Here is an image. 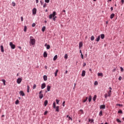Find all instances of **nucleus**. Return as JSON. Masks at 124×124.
Listing matches in <instances>:
<instances>
[{"mask_svg": "<svg viewBox=\"0 0 124 124\" xmlns=\"http://www.w3.org/2000/svg\"><path fill=\"white\" fill-rule=\"evenodd\" d=\"M53 108L55 109L56 112H60V107L59 106L56 107V102H54L53 104Z\"/></svg>", "mask_w": 124, "mask_h": 124, "instance_id": "1", "label": "nucleus"}, {"mask_svg": "<svg viewBox=\"0 0 124 124\" xmlns=\"http://www.w3.org/2000/svg\"><path fill=\"white\" fill-rule=\"evenodd\" d=\"M32 38V36L30 37V43L31 44V45H34L35 43V39H31Z\"/></svg>", "mask_w": 124, "mask_h": 124, "instance_id": "2", "label": "nucleus"}, {"mask_svg": "<svg viewBox=\"0 0 124 124\" xmlns=\"http://www.w3.org/2000/svg\"><path fill=\"white\" fill-rule=\"evenodd\" d=\"M56 12H53L52 14H50L49 16V19H52V18H54L55 16H56Z\"/></svg>", "mask_w": 124, "mask_h": 124, "instance_id": "3", "label": "nucleus"}, {"mask_svg": "<svg viewBox=\"0 0 124 124\" xmlns=\"http://www.w3.org/2000/svg\"><path fill=\"white\" fill-rule=\"evenodd\" d=\"M10 46L12 49H14L15 48V45L13 44L12 42L10 43Z\"/></svg>", "mask_w": 124, "mask_h": 124, "instance_id": "4", "label": "nucleus"}, {"mask_svg": "<svg viewBox=\"0 0 124 124\" xmlns=\"http://www.w3.org/2000/svg\"><path fill=\"white\" fill-rule=\"evenodd\" d=\"M32 11L33 15H35L36 14V11H37L36 8H33Z\"/></svg>", "mask_w": 124, "mask_h": 124, "instance_id": "5", "label": "nucleus"}, {"mask_svg": "<svg viewBox=\"0 0 124 124\" xmlns=\"http://www.w3.org/2000/svg\"><path fill=\"white\" fill-rule=\"evenodd\" d=\"M22 79L21 78H17V79L16 80L17 84H21V82H22Z\"/></svg>", "mask_w": 124, "mask_h": 124, "instance_id": "6", "label": "nucleus"}, {"mask_svg": "<svg viewBox=\"0 0 124 124\" xmlns=\"http://www.w3.org/2000/svg\"><path fill=\"white\" fill-rule=\"evenodd\" d=\"M46 87V84H45V83H44L41 85V89L43 90V89H45Z\"/></svg>", "mask_w": 124, "mask_h": 124, "instance_id": "7", "label": "nucleus"}, {"mask_svg": "<svg viewBox=\"0 0 124 124\" xmlns=\"http://www.w3.org/2000/svg\"><path fill=\"white\" fill-rule=\"evenodd\" d=\"M85 75H86V71L85 70H83L81 74L82 77H85Z\"/></svg>", "mask_w": 124, "mask_h": 124, "instance_id": "8", "label": "nucleus"}, {"mask_svg": "<svg viewBox=\"0 0 124 124\" xmlns=\"http://www.w3.org/2000/svg\"><path fill=\"white\" fill-rule=\"evenodd\" d=\"M19 94L20 95H22V96H25V93L22 91H20Z\"/></svg>", "mask_w": 124, "mask_h": 124, "instance_id": "9", "label": "nucleus"}, {"mask_svg": "<svg viewBox=\"0 0 124 124\" xmlns=\"http://www.w3.org/2000/svg\"><path fill=\"white\" fill-rule=\"evenodd\" d=\"M47 56H48V54H47V52L46 51H45L44 52V57L47 58Z\"/></svg>", "mask_w": 124, "mask_h": 124, "instance_id": "10", "label": "nucleus"}, {"mask_svg": "<svg viewBox=\"0 0 124 124\" xmlns=\"http://www.w3.org/2000/svg\"><path fill=\"white\" fill-rule=\"evenodd\" d=\"M100 109H105V105H102L100 106Z\"/></svg>", "mask_w": 124, "mask_h": 124, "instance_id": "11", "label": "nucleus"}, {"mask_svg": "<svg viewBox=\"0 0 124 124\" xmlns=\"http://www.w3.org/2000/svg\"><path fill=\"white\" fill-rule=\"evenodd\" d=\"M82 46H83V42H79V49H80V48H81V47H82Z\"/></svg>", "mask_w": 124, "mask_h": 124, "instance_id": "12", "label": "nucleus"}, {"mask_svg": "<svg viewBox=\"0 0 124 124\" xmlns=\"http://www.w3.org/2000/svg\"><path fill=\"white\" fill-rule=\"evenodd\" d=\"M98 76H100L101 77H103V74L102 73H98L97 74Z\"/></svg>", "mask_w": 124, "mask_h": 124, "instance_id": "13", "label": "nucleus"}, {"mask_svg": "<svg viewBox=\"0 0 124 124\" xmlns=\"http://www.w3.org/2000/svg\"><path fill=\"white\" fill-rule=\"evenodd\" d=\"M45 46H46V49H47V50H49V49H50V45H47V44H46L45 45Z\"/></svg>", "mask_w": 124, "mask_h": 124, "instance_id": "14", "label": "nucleus"}, {"mask_svg": "<svg viewBox=\"0 0 124 124\" xmlns=\"http://www.w3.org/2000/svg\"><path fill=\"white\" fill-rule=\"evenodd\" d=\"M47 104H48V100H46L45 101V102H44V106L45 107L47 106Z\"/></svg>", "mask_w": 124, "mask_h": 124, "instance_id": "15", "label": "nucleus"}, {"mask_svg": "<svg viewBox=\"0 0 124 124\" xmlns=\"http://www.w3.org/2000/svg\"><path fill=\"white\" fill-rule=\"evenodd\" d=\"M100 40V36H98L97 38H96V41L98 42Z\"/></svg>", "mask_w": 124, "mask_h": 124, "instance_id": "16", "label": "nucleus"}, {"mask_svg": "<svg viewBox=\"0 0 124 124\" xmlns=\"http://www.w3.org/2000/svg\"><path fill=\"white\" fill-rule=\"evenodd\" d=\"M1 51L3 53L4 52V49H3V46H0Z\"/></svg>", "mask_w": 124, "mask_h": 124, "instance_id": "17", "label": "nucleus"}, {"mask_svg": "<svg viewBox=\"0 0 124 124\" xmlns=\"http://www.w3.org/2000/svg\"><path fill=\"white\" fill-rule=\"evenodd\" d=\"M112 91L111 90H109L108 92V96H111V94H112Z\"/></svg>", "mask_w": 124, "mask_h": 124, "instance_id": "18", "label": "nucleus"}, {"mask_svg": "<svg viewBox=\"0 0 124 124\" xmlns=\"http://www.w3.org/2000/svg\"><path fill=\"white\" fill-rule=\"evenodd\" d=\"M44 81H47V76L45 75L43 76Z\"/></svg>", "mask_w": 124, "mask_h": 124, "instance_id": "19", "label": "nucleus"}, {"mask_svg": "<svg viewBox=\"0 0 124 124\" xmlns=\"http://www.w3.org/2000/svg\"><path fill=\"white\" fill-rule=\"evenodd\" d=\"M50 89H51V86L48 85V86H47V92H50Z\"/></svg>", "mask_w": 124, "mask_h": 124, "instance_id": "20", "label": "nucleus"}, {"mask_svg": "<svg viewBox=\"0 0 124 124\" xmlns=\"http://www.w3.org/2000/svg\"><path fill=\"white\" fill-rule=\"evenodd\" d=\"M104 37H105V35H104V34H101V38L102 39H104Z\"/></svg>", "mask_w": 124, "mask_h": 124, "instance_id": "21", "label": "nucleus"}, {"mask_svg": "<svg viewBox=\"0 0 124 124\" xmlns=\"http://www.w3.org/2000/svg\"><path fill=\"white\" fill-rule=\"evenodd\" d=\"M115 16V14H112L111 15H110V19H113L114 18V16Z\"/></svg>", "mask_w": 124, "mask_h": 124, "instance_id": "22", "label": "nucleus"}, {"mask_svg": "<svg viewBox=\"0 0 124 124\" xmlns=\"http://www.w3.org/2000/svg\"><path fill=\"white\" fill-rule=\"evenodd\" d=\"M39 98H40V99L43 98V94H39Z\"/></svg>", "mask_w": 124, "mask_h": 124, "instance_id": "23", "label": "nucleus"}, {"mask_svg": "<svg viewBox=\"0 0 124 124\" xmlns=\"http://www.w3.org/2000/svg\"><path fill=\"white\" fill-rule=\"evenodd\" d=\"M58 72H59V70L57 69L56 72L54 73L55 77H57V75Z\"/></svg>", "mask_w": 124, "mask_h": 124, "instance_id": "24", "label": "nucleus"}, {"mask_svg": "<svg viewBox=\"0 0 124 124\" xmlns=\"http://www.w3.org/2000/svg\"><path fill=\"white\" fill-rule=\"evenodd\" d=\"M96 97H97L96 95H94V97H93V101H95V100H96Z\"/></svg>", "mask_w": 124, "mask_h": 124, "instance_id": "25", "label": "nucleus"}, {"mask_svg": "<svg viewBox=\"0 0 124 124\" xmlns=\"http://www.w3.org/2000/svg\"><path fill=\"white\" fill-rule=\"evenodd\" d=\"M79 114H80V115H82V114H84V111H83V110L80 109L79 111Z\"/></svg>", "mask_w": 124, "mask_h": 124, "instance_id": "26", "label": "nucleus"}, {"mask_svg": "<svg viewBox=\"0 0 124 124\" xmlns=\"http://www.w3.org/2000/svg\"><path fill=\"white\" fill-rule=\"evenodd\" d=\"M46 29V27L45 26H44L42 28V31L44 32L45 31V30Z\"/></svg>", "mask_w": 124, "mask_h": 124, "instance_id": "27", "label": "nucleus"}, {"mask_svg": "<svg viewBox=\"0 0 124 124\" xmlns=\"http://www.w3.org/2000/svg\"><path fill=\"white\" fill-rule=\"evenodd\" d=\"M92 96H89V99H88V100H89V102H91V101H92Z\"/></svg>", "mask_w": 124, "mask_h": 124, "instance_id": "28", "label": "nucleus"}, {"mask_svg": "<svg viewBox=\"0 0 124 124\" xmlns=\"http://www.w3.org/2000/svg\"><path fill=\"white\" fill-rule=\"evenodd\" d=\"M58 59V55H55L53 58V61H56Z\"/></svg>", "mask_w": 124, "mask_h": 124, "instance_id": "29", "label": "nucleus"}, {"mask_svg": "<svg viewBox=\"0 0 124 124\" xmlns=\"http://www.w3.org/2000/svg\"><path fill=\"white\" fill-rule=\"evenodd\" d=\"M89 122L92 124V123H93V119H89Z\"/></svg>", "mask_w": 124, "mask_h": 124, "instance_id": "30", "label": "nucleus"}, {"mask_svg": "<svg viewBox=\"0 0 124 124\" xmlns=\"http://www.w3.org/2000/svg\"><path fill=\"white\" fill-rule=\"evenodd\" d=\"M91 40H92V41H93V40H94V36H93V35L91 36Z\"/></svg>", "mask_w": 124, "mask_h": 124, "instance_id": "31", "label": "nucleus"}, {"mask_svg": "<svg viewBox=\"0 0 124 124\" xmlns=\"http://www.w3.org/2000/svg\"><path fill=\"white\" fill-rule=\"evenodd\" d=\"M27 93H30V86L29 85L27 86Z\"/></svg>", "mask_w": 124, "mask_h": 124, "instance_id": "32", "label": "nucleus"}, {"mask_svg": "<svg viewBox=\"0 0 124 124\" xmlns=\"http://www.w3.org/2000/svg\"><path fill=\"white\" fill-rule=\"evenodd\" d=\"M16 105L19 104V100L17 99L16 101V102H15Z\"/></svg>", "mask_w": 124, "mask_h": 124, "instance_id": "33", "label": "nucleus"}, {"mask_svg": "<svg viewBox=\"0 0 124 124\" xmlns=\"http://www.w3.org/2000/svg\"><path fill=\"white\" fill-rule=\"evenodd\" d=\"M2 82H3V83L4 84V86H5L6 85V84H5V82H6L5 80L2 79Z\"/></svg>", "mask_w": 124, "mask_h": 124, "instance_id": "34", "label": "nucleus"}, {"mask_svg": "<svg viewBox=\"0 0 124 124\" xmlns=\"http://www.w3.org/2000/svg\"><path fill=\"white\" fill-rule=\"evenodd\" d=\"M88 100V97H86L85 99L83 100V102H86Z\"/></svg>", "mask_w": 124, "mask_h": 124, "instance_id": "35", "label": "nucleus"}, {"mask_svg": "<svg viewBox=\"0 0 124 124\" xmlns=\"http://www.w3.org/2000/svg\"><path fill=\"white\" fill-rule=\"evenodd\" d=\"M36 88V84H34L33 86V90H34Z\"/></svg>", "mask_w": 124, "mask_h": 124, "instance_id": "36", "label": "nucleus"}, {"mask_svg": "<svg viewBox=\"0 0 124 124\" xmlns=\"http://www.w3.org/2000/svg\"><path fill=\"white\" fill-rule=\"evenodd\" d=\"M118 113L120 114H123V111L122 110H119Z\"/></svg>", "mask_w": 124, "mask_h": 124, "instance_id": "37", "label": "nucleus"}, {"mask_svg": "<svg viewBox=\"0 0 124 124\" xmlns=\"http://www.w3.org/2000/svg\"><path fill=\"white\" fill-rule=\"evenodd\" d=\"M45 1L47 3H49V2H50V0H45Z\"/></svg>", "mask_w": 124, "mask_h": 124, "instance_id": "38", "label": "nucleus"}, {"mask_svg": "<svg viewBox=\"0 0 124 124\" xmlns=\"http://www.w3.org/2000/svg\"><path fill=\"white\" fill-rule=\"evenodd\" d=\"M121 71L124 72V68L122 67H120Z\"/></svg>", "mask_w": 124, "mask_h": 124, "instance_id": "39", "label": "nucleus"}, {"mask_svg": "<svg viewBox=\"0 0 124 124\" xmlns=\"http://www.w3.org/2000/svg\"><path fill=\"white\" fill-rule=\"evenodd\" d=\"M105 97L106 98H107V97H108V94L107 93L105 94Z\"/></svg>", "mask_w": 124, "mask_h": 124, "instance_id": "40", "label": "nucleus"}, {"mask_svg": "<svg viewBox=\"0 0 124 124\" xmlns=\"http://www.w3.org/2000/svg\"><path fill=\"white\" fill-rule=\"evenodd\" d=\"M117 122L120 123H122V121H121V120H120L119 119H117Z\"/></svg>", "mask_w": 124, "mask_h": 124, "instance_id": "41", "label": "nucleus"}, {"mask_svg": "<svg viewBox=\"0 0 124 124\" xmlns=\"http://www.w3.org/2000/svg\"><path fill=\"white\" fill-rule=\"evenodd\" d=\"M99 116H102V111H100L99 112Z\"/></svg>", "mask_w": 124, "mask_h": 124, "instance_id": "42", "label": "nucleus"}, {"mask_svg": "<svg viewBox=\"0 0 124 124\" xmlns=\"http://www.w3.org/2000/svg\"><path fill=\"white\" fill-rule=\"evenodd\" d=\"M12 5L13 6H15V5H16V3L14 2H12Z\"/></svg>", "mask_w": 124, "mask_h": 124, "instance_id": "43", "label": "nucleus"}, {"mask_svg": "<svg viewBox=\"0 0 124 124\" xmlns=\"http://www.w3.org/2000/svg\"><path fill=\"white\" fill-rule=\"evenodd\" d=\"M94 85H98V82H97V81H95Z\"/></svg>", "mask_w": 124, "mask_h": 124, "instance_id": "44", "label": "nucleus"}, {"mask_svg": "<svg viewBox=\"0 0 124 124\" xmlns=\"http://www.w3.org/2000/svg\"><path fill=\"white\" fill-rule=\"evenodd\" d=\"M59 102H60V100L56 99V103H57V104H59Z\"/></svg>", "mask_w": 124, "mask_h": 124, "instance_id": "45", "label": "nucleus"}, {"mask_svg": "<svg viewBox=\"0 0 124 124\" xmlns=\"http://www.w3.org/2000/svg\"><path fill=\"white\" fill-rule=\"evenodd\" d=\"M24 31H27V26L24 27Z\"/></svg>", "mask_w": 124, "mask_h": 124, "instance_id": "46", "label": "nucleus"}, {"mask_svg": "<svg viewBox=\"0 0 124 124\" xmlns=\"http://www.w3.org/2000/svg\"><path fill=\"white\" fill-rule=\"evenodd\" d=\"M48 113V111H46L44 113V115H47V113Z\"/></svg>", "mask_w": 124, "mask_h": 124, "instance_id": "47", "label": "nucleus"}, {"mask_svg": "<svg viewBox=\"0 0 124 124\" xmlns=\"http://www.w3.org/2000/svg\"><path fill=\"white\" fill-rule=\"evenodd\" d=\"M21 22H23V21H24V18L23 17V16L21 17Z\"/></svg>", "mask_w": 124, "mask_h": 124, "instance_id": "48", "label": "nucleus"}, {"mask_svg": "<svg viewBox=\"0 0 124 124\" xmlns=\"http://www.w3.org/2000/svg\"><path fill=\"white\" fill-rule=\"evenodd\" d=\"M81 58H82V59H84V55H83L82 53L81 54Z\"/></svg>", "mask_w": 124, "mask_h": 124, "instance_id": "49", "label": "nucleus"}, {"mask_svg": "<svg viewBox=\"0 0 124 124\" xmlns=\"http://www.w3.org/2000/svg\"><path fill=\"white\" fill-rule=\"evenodd\" d=\"M46 6H47V4H46V3L44 4L43 5V7H44V8L46 7Z\"/></svg>", "mask_w": 124, "mask_h": 124, "instance_id": "50", "label": "nucleus"}, {"mask_svg": "<svg viewBox=\"0 0 124 124\" xmlns=\"http://www.w3.org/2000/svg\"><path fill=\"white\" fill-rule=\"evenodd\" d=\"M65 104V101H63V103H62V106L63 107H64V104Z\"/></svg>", "mask_w": 124, "mask_h": 124, "instance_id": "51", "label": "nucleus"}, {"mask_svg": "<svg viewBox=\"0 0 124 124\" xmlns=\"http://www.w3.org/2000/svg\"><path fill=\"white\" fill-rule=\"evenodd\" d=\"M86 65H87V64L85 62L83 63V67H85V66H86Z\"/></svg>", "mask_w": 124, "mask_h": 124, "instance_id": "52", "label": "nucleus"}, {"mask_svg": "<svg viewBox=\"0 0 124 124\" xmlns=\"http://www.w3.org/2000/svg\"><path fill=\"white\" fill-rule=\"evenodd\" d=\"M64 58H65V59H67V58H68L67 54L65 55Z\"/></svg>", "mask_w": 124, "mask_h": 124, "instance_id": "53", "label": "nucleus"}, {"mask_svg": "<svg viewBox=\"0 0 124 124\" xmlns=\"http://www.w3.org/2000/svg\"><path fill=\"white\" fill-rule=\"evenodd\" d=\"M32 27H35V23H32Z\"/></svg>", "mask_w": 124, "mask_h": 124, "instance_id": "54", "label": "nucleus"}, {"mask_svg": "<svg viewBox=\"0 0 124 124\" xmlns=\"http://www.w3.org/2000/svg\"><path fill=\"white\" fill-rule=\"evenodd\" d=\"M118 79H119V81H121L122 80V77H119Z\"/></svg>", "mask_w": 124, "mask_h": 124, "instance_id": "55", "label": "nucleus"}, {"mask_svg": "<svg viewBox=\"0 0 124 124\" xmlns=\"http://www.w3.org/2000/svg\"><path fill=\"white\" fill-rule=\"evenodd\" d=\"M62 12L64 13V14H63V15H65V10H63V11H62Z\"/></svg>", "mask_w": 124, "mask_h": 124, "instance_id": "56", "label": "nucleus"}, {"mask_svg": "<svg viewBox=\"0 0 124 124\" xmlns=\"http://www.w3.org/2000/svg\"><path fill=\"white\" fill-rule=\"evenodd\" d=\"M39 94H42V91H41L39 93Z\"/></svg>", "mask_w": 124, "mask_h": 124, "instance_id": "57", "label": "nucleus"}, {"mask_svg": "<svg viewBox=\"0 0 124 124\" xmlns=\"http://www.w3.org/2000/svg\"><path fill=\"white\" fill-rule=\"evenodd\" d=\"M68 119H69V120H71V121H72V118H71V117H70V116L69 117Z\"/></svg>", "mask_w": 124, "mask_h": 124, "instance_id": "58", "label": "nucleus"}, {"mask_svg": "<svg viewBox=\"0 0 124 124\" xmlns=\"http://www.w3.org/2000/svg\"><path fill=\"white\" fill-rule=\"evenodd\" d=\"M40 3H41V5H42L43 4V2H42V0L40 1Z\"/></svg>", "mask_w": 124, "mask_h": 124, "instance_id": "59", "label": "nucleus"}, {"mask_svg": "<svg viewBox=\"0 0 124 124\" xmlns=\"http://www.w3.org/2000/svg\"><path fill=\"white\" fill-rule=\"evenodd\" d=\"M121 2H122V4H124V0H121Z\"/></svg>", "mask_w": 124, "mask_h": 124, "instance_id": "60", "label": "nucleus"}, {"mask_svg": "<svg viewBox=\"0 0 124 124\" xmlns=\"http://www.w3.org/2000/svg\"><path fill=\"white\" fill-rule=\"evenodd\" d=\"M111 11H113V7H111L110 8Z\"/></svg>", "mask_w": 124, "mask_h": 124, "instance_id": "61", "label": "nucleus"}, {"mask_svg": "<svg viewBox=\"0 0 124 124\" xmlns=\"http://www.w3.org/2000/svg\"><path fill=\"white\" fill-rule=\"evenodd\" d=\"M117 106H121L122 105L118 104L116 105Z\"/></svg>", "mask_w": 124, "mask_h": 124, "instance_id": "62", "label": "nucleus"}, {"mask_svg": "<svg viewBox=\"0 0 124 124\" xmlns=\"http://www.w3.org/2000/svg\"><path fill=\"white\" fill-rule=\"evenodd\" d=\"M52 19L53 20V21H56V18H54V17H53V18H52Z\"/></svg>", "mask_w": 124, "mask_h": 124, "instance_id": "63", "label": "nucleus"}, {"mask_svg": "<svg viewBox=\"0 0 124 124\" xmlns=\"http://www.w3.org/2000/svg\"><path fill=\"white\" fill-rule=\"evenodd\" d=\"M36 3H38V0H36Z\"/></svg>", "mask_w": 124, "mask_h": 124, "instance_id": "64", "label": "nucleus"}]
</instances>
